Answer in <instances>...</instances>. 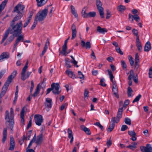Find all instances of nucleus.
I'll return each mask as SVG.
<instances>
[{"label": "nucleus", "mask_w": 152, "mask_h": 152, "mask_svg": "<svg viewBox=\"0 0 152 152\" xmlns=\"http://www.w3.org/2000/svg\"><path fill=\"white\" fill-rule=\"evenodd\" d=\"M97 31L104 34L107 32V30L105 28H102L100 26H98L97 28Z\"/></svg>", "instance_id": "nucleus-23"}, {"label": "nucleus", "mask_w": 152, "mask_h": 152, "mask_svg": "<svg viewBox=\"0 0 152 152\" xmlns=\"http://www.w3.org/2000/svg\"><path fill=\"white\" fill-rule=\"evenodd\" d=\"M10 146L9 150L10 151H13L14 150L15 146V141L13 137H11L10 141Z\"/></svg>", "instance_id": "nucleus-16"}, {"label": "nucleus", "mask_w": 152, "mask_h": 152, "mask_svg": "<svg viewBox=\"0 0 152 152\" xmlns=\"http://www.w3.org/2000/svg\"><path fill=\"white\" fill-rule=\"evenodd\" d=\"M137 46V48L138 50L140 51H141L142 49V48L141 44V42L140 40V39H138L136 40Z\"/></svg>", "instance_id": "nucleus-31"}, {"label": "nucleus", "mask_w": 152, "mask_h": 152, "mask_svg": "<svg viewBox=\"0 0 152 152\" xmlns=\"http://www.w3.org/2000/svg\"><path fill=\"white\" fill-rule=\"evenodd\" d=\"M124 122L126 124L128 125H130L131 123V120L128 118H126L124 119Z\"/></svg>", "instance_id": "nucleus-44"}, {"label": "nucleus", "mask_w": 152, "mask_h": 152, "mask_svg": "<svg viewBox=\"0 0 152 152\" xmlns=\"http://www.w3.org/2000/svg\"><path fill=\"white\" fill-rule=\"evenodd\" d=\"M23 16L22 14L19 15L18 13L11 23L10 27H12L11 31L14 35H20L22 33L23 23L22 21H20L15 25V22L20 19Z\"/></svg>", "instance_id": "nucleus-1"}, {"label": "nucleus", "mask_w": 152, "mask_h": 152, "mask_svg": "<svg viewBox=\"0 0 152 152\" xmlns=\"http://www.w3.org/2000/svg\"><path fill=\"white\" fill-rule=\"evenodd\" d=\"M35 138H36V134L34 135L32 139L30 141L28 145L27 149L30 148L31 146L32 145L33 142L35 141Z\"/></svg>", "instance_id": "nucleus-43"}, {"label": "nucleus", "mask_w": 152, "mask_h": 152, "mask_svg": "<svg viewBox=\"0 0 152 152\" xmlns=\"http://www.w3.org/2000/svg\"><path fill=\"white\" fill-rule=\"evenodd\" d=\"M137 144V143L134 142L133 143V145H129L126 147V148H129L131 150H134V149L137 148L136 145Z\"/></svg>", "instance_id": "nucleus-36"}, {"label": "nucleus", "mask_w": 152, "mask_h": 152, "mask_svg": "<svg viewBox=\"0 0 152 152\" xmlns=\"http://www.w3.org/2000/svg\"><path fill=\"white\" fill-rule=\"evenodd\" d=\"M65 65L67 68H70L71 66L70 65V62L68 58H66L65 60Z\"/></svg>", "instance_id": "nucleus-35"}, {"label": "nucleus", "mask_w": 152, "mask_h": 152, "mask_svg": "<svg viewBox=\"0 0 152 152\" xmlns=\"http://www.w3.org/2000/svg\"><path fill=\"white\" fill-rule=\"evenodd\" d=\"M17 39L18 40V41H19L20 42H23V37L22 35H19L17 37Z\"/></svg>", "instance_id": "nucleus-56"}, {"label": "nucleus", "mask_w": 152, "mask_h": 152, "mask_svg": "<svg viewBox=\"0 0 152 152\" xmlns=\"http://www.w3.org/2000/svg\"><path fill=\"white\" fill-rule=\"evenodd\" d=\"M140 149L142 152H152V147L150 144H147L145 147H141Z\"/></svg>", "instance_id": "nucleus-10"}, {"label": "nucleus", "mask_w": 152, "mask_h": 152, "mask_svg": "<svg viewBox=\"0 0 152 152\" xmlns=\"http://www.w3.org/2000/svg\"><path fill=\"white\" fill-rule=\"evenodd\" d=\"M134 19L136 21H137L140 20V18L138 15H135L134 16Z\"/></svg>", "instance_id": "nucleus-64"}, {"label": "nucleus", "mask_w": 152, "mask_h": 152, "mask_svg": "<svg viewBox=\"0 0 152 152\" xmlns=\"http://www.w3.org/2000/svg\"><path fill=\"white\" fill-rule=\"evenodd\" d=\"M71 9V12L77 18L78 17V15L77 13V12L74 7L72 5L70 6Z\"/></svg>", "instance_id": "nucleus-32"}, {"label": "nucleus", "mask_w": 152, "mask_h": 152, "mask_svg": "<svg viewBox=\"0 0 152 152\" xmlns=\"http://www.w3.org/2000/svg\"><path fill=\"white\" fill-rule=\"evenodd\" d=\"M25 7L24 6L20 4H18L14 8L13 10L14 12L17 13L19 15H23V10Z\"/></svg>", "instance_id": "nucleus-7"}, {"label": "nucleus", "mask_w": 152, "mask_h": 152, "mask_svg": "<svg viewBox=\"0 0 152 152\" xmlns=\"http://www.w3.org/2000/svg\"><path fill=\"white\" fill-rule=\"evenodd\" d=\"M6 72V70H2L0 72V79L2 78L3 75Z\"/></svg>", "instance_id": "nucleus-63"}, {"label": "nucleus", "mask_w": 152, "mask_h": 152, "mask_svg": "<svg viewBox=\"0 0 152 152\" xmlns=\"http://www.w3.org/2000/svg\"><path fill=\"white\" fill-rule=\"evenodd\" d=\"M30 20L27 19V20L25 21V23L24 24L23 26V27L24 28L26 27L28 24L30 22Z\"/></svg>", "instance_id": "nucleus-61"}, {"label": "nucleus", "mask_w": 152, "mask_h": 152, "mask_svg": "<svg viewBox=\"0 0 152 152\" xmlns=\"http://www.w3.org/2000/svg\"><path fill=\"white\" fill-rule=\"evenodd\" d=\"M81 129L84 131L88 135H90L91 132L90 129L85 127L84 125H82L81 126Z\"/></svg>", "instance_id": "nucleus-26"}, {"label": "nucleus", "mask_w": 152, "mask_h": 152, "mask_svg": "<svg viewBox=\"0 0 152 152\" xmlns=\"http://www.w3.org/2000/svg\"><path fill=\"white\" fill-rule=\"evenodd\" d=\"M148 77L150 78H152V66L149 68L148 72Z\"/></svg>", "instance_id": "nucleus-58"}, {"label": "nucleus", "mask_w": 152, "mask_h": 152, "mask_svg": "<svg viewBox=\"0 0 152 152\" xmlns=\"http://www.w3.org/2000/svg\"><path fill=\"white\" fill-rule=\"evenodd\" d=\"M24 108H23L22 109L20 113L21 121V123H22L23 124H24Z\"/></svg>", "instance_id": "nucleus-30"}, {"label": "nucleus", "mask_w": 152, "mask_h": 152, "mask_svg": "<svg viewBox=\"0 0 152 152\" xmlns=\"http://www.w3.org/2000/svg\"><path fill=\"white\" fill-rule=\"evenodd\" d=\"M128 133L129 135L132 137L131 139L133 141H135L136 140L137 138L136 137V134L134 131H128Z\"/></svg>", "instance_id": "nucleus-18"}, {"label": "nucleus", "mask_w": 152, "mask_h": 152, "mask_svg": "<svg viewBox=\"0 0 152 152\" xmlns=\"http://www.w3.org/2000/svg\"><path fill=\"white\" fill-rule=\"evenodd\" d=\"M151 48V43L149 42L148 41L145 45L144 50L145 51L147 52L149 51Z\"/></svg>", "instance_id": "nucleus-28"}, {"label": "nucleus", "mask_w": 152, "mask_h": 152, "mask_svg": "<svg viewBox=\"0 0 152 152\" xmlns=\"http://www.w3.org/2000/svg\"><path fill=\"white\" fill-rule=\"evenodd\" d=\"M141 97V95L139 94L134 99V100L132 101V103H134L135 102H138L140 99V98Z\"/></svg>", "instance_id": "nucleus-42"}, {"label": "nucleus", "mask_w": 152, "mask_h": 152, "mask_svg": "<svg viewBox=\"0 0 152 152\" xmlns=\"http://www.w3.org/2000/svg\"><path fill=\"white\" fill-rule=\"evenodd\" d=\"M48 0H36L38 7H41L45 4Z\"/></svg>", "instance_id": "nucleus-29"}, {"label": "nucleus", "mask_w": 152, "mask_h": 152, "mask_svg": "<svg viewBox=\"0 0 152 152\" xmlns=\"http://www.w3.org/2000/svg\"><path fill=\"white\" fill-rule=\"evenodd\" d=\"M14 116L13 109L12 107L10 108V113L8 110L6 111L5 119L6 120V122L9 123V127L12 131H13L14 124Z\"/></svg>", "instance_id": "nucleus-2"}, {"label": "nucleus", "mask_w": 152, "mask_h": 152, "mask_svg": "<svg viewBox=\"0 0 152 152\" xmlns=\"http://www.w3.org/2000/svg\"><path fill=\"white\" fill-rule=\"evenodd\" d=\"M128 128L127 126L126 125H122L121 129V130L122 131H124L127 129Z\"/></svg>", "instance_id": "nucleus-60"}, {"label": "nucleus", "mask_w": 152, "mask_h": 152, "mask_svg": "<svg viewBox=\"0 0 152 152\" xmlns=\"http://www.w3.org/2000/svg\"><path fill=\"white\" fill-rule=\"evenodd\" d=\"M67 132L68 134V138L71 139L70 142V143L71 144H72L73 143L74 140V137L72 134V131L71 130H70L69 128H68V129Z\"/></svg>", "instance_id": "nucleus-21"}, {"label": "nucleus", "mask_w": 152, "mask_h": 152, "mask_svg": "<svg viewBox=\"0 0 152 152\" xmlns=\"http://www.w3.org/2000/svg\"><path fill=\"white\" fill-rule=\"evenodd\" d=\"M80 44L83 47H85L86 49H89L91 47V44L89 42H87L85 43V42L83 40H82Z\"/></svg>", "instance_id": "nucleus-19"}, {"label": "nucleus", "mask_w": 152, "mask_h": 152, "mask_svg": "<svg viewBox=\"0 0 152 152\" xmlns=\"http://www.w3.org/2000/svg\"><path fill=\"white\" fill-rule=\"evenodd\" d=\"M33 15V12L31 11L29 12L28 13V18H27V20H31L32 18V17Z\"/></svg>", "instance_id": "nucleus-54"}, {"label": "nucleus", "mask_w": 152, "mask_h": 152, "mask_svg": "<svg viewBox=\"0 0 152 152\" xmlns=\"http://www.w3.org/2000/svg\"><path fill=\"white\" fill-rule=\"evenodd\" d=\"M78 77L80 79H83L84 78V75L80 71L78 72Z\"/></svg>", "instance_id": "nucleus-48"}, {"label": "nucleus", "mask_w": 152, "mask_h": 152, "mask_svg": "<svg viewBox=\"0 0 152 152\" xmlns=\"http://www.w3.org/2000/svg\"><path fill=\"white\" fill-rule=\"evenodd\" d=\"M52 92L54 94H58L61 92V90L60 89V85L58 83H53L51 85Z\"/></svg>", "instance_id": "nucleus-6"}, {"label": "nucleus", "mask_w": 152, "mask_h": 152, "mask_svg": "<svg viewBox=\"0 0 152 152\" xmlns=\"http://www.w3.org/2000/svg\"><path fill=\"white\" fill-rule=\"evenodd\" d=\"M84 8L82 12V15L83 18H88V15H86L88 14V13H86V12L85 11H84Z\"/></svg>", "instance_id": "nucleus-55"}, {"label": "nucleus", "mask_w": 152, "mask_h": 152, "mask_svg": "<svg viewBox=\"0 0 152 152\" xmlns=\"http://www.w3.org/2000/svg\"><path fill=\"white\" fill-rule=\"evenodd\" d=\"M10 57V54L7 52H4L0 56V62L4 59H7Z\"/></svg>", "instance_id": "nucleus-14"}, {"label": "nucleus", "mask_w": 152, "mask_h": 152, "mask_svg": "<svg viewBox=\"0 0 152 152\" xmlns=\"http://www.w3.org/2000/svg\"><path fill=\"white\" fill-rule=\"evenodd\" d=\"M135 76H134V73L133 70H132L130 71V74L128 77V79L129 80H132V78H134V77Z\"/></svg>", "instance_id": "nucleus-38"}, {"label": "nucleus", "mask_w": 152, "mask_h": 152, "mask_svg": "<svg viewBox=\"0 0 152 152\" xmlns=\"http://www.w3.org/2000/svg\"><path fill=\"white\" fill-rule=\"evenodd\" d=\"M43 140V134H41L37 137L36 139L35 140V142L37 144H40Z\"/></svg>", "instance_id": "nucleus-17"}, {"label": "nucleus", "mask_w": 152, "mask_h": 152, "mask_svg": "<svg viewBox=\"0 0 152 152\" xmlns=\"http://www.w3.org/2000/svg\"><path fill=\"white\" fill-rule=\"evenodd\" d=\"M133 92V91L130 87H129L127 88V94L128 96L129 97L132 96V93Z\"/></svg>", "instance_id": "nucleus-37"}, {"label": "nucleus", "mask_w": 152, "mask_h": 152, "mask_svg": "<svg viewBox=\"0 0 152 152\" xmlns=\"http://www.w3.org/2000/svg\"><path fill=\"white\" fill-rule=\"evenodd\" d=\"M7 129L4 128L3 132V138L2 139V142L4 143L5 142L7 139Z\"/></svg>", "instance_id": "nucleus-24"}, {"label": "nucleus", "mask_w": 152, "mask_h": 152, "mask_svg": "<svg viewBox=\"0 0 152 152\" xmlns=\"http://www.w3.org/2000/svg\"><path fill=\"white\" fill-rule=\"evenodd\" d=\"M71 29L72 30V36L71 39H74L76 37L77 34V31L76 29V26L74 24H73L71 27Z\"/></svg>", "instance_id": "nucleus-15"}, {"label": "nucleus", "mask_w": 152, "mask_h": 152, "mask_svg": "<svg viewBox=\"0 0 152 152\" xmlns=\"http://www.w3.org/2000/svg\"><path fill=\"white\" fill-rule=\"evenodd\" d=\"M139 62L140 60L139 59V56L138 53H136L135 55V63H139Z\"/></svg>", "instance_id": "nucleus-45"}, {"label": "nucleus", "mask_w": 152, "mask_h": 152, "mask_svg": "<svg viewBox=\"0 0 152 152\" xmlns=\"http://www.w3.org/2000/svg\"><path fill=\"white\" fill-rule=\"evenodd\" d=\"M123 108L122 107L121 108H119L118 110V111L117 113L116 118H115L116 122L118 123L120 121V119L121 118L122 115V114L123 112Z\"/></svg>", "instance_id": "nucleus-12"}, {"label": "nucleus", "mask_w": 152, "mask_h": 152, "mask_svg": "<svg viewBox=\"0 0 152 152\" xmlns=\"http://www.w3.org/2000/svg\"><path fill=\"white\" fill-rule=\"evenodd\" d=\"M37 21L36 20L34 19L33 24L31 28V30H33L35 28L37 24Z\"/></svg>", "instance_id": "nucleus-49"}, {"label": "nucleus", "mask_w": 152, "mask_h": 152, "mask_svg": "<svg viewBox=\"0 0 152 152\" xmlns=\"http://www.w3.org/2000/svg\"><path fill=\"white\" fill-rule=\"evenodd\" d=\"M112 91L113 93V94L115 95V96L118 97V96L117 95V93L118 92V88H113Z\"/></svg>", "instance_id": "nucleus-47"}, {"label": "nucleus", "mask_w": 152, "mask_h": 152, "mask_svg": "<svg viewBox=\"0 0 152 152\" xmlns=\"http://www.w3.org/2000/svg\"><path fill=\"white\" fill-rule=\"evenodd\" d=\"M106 144L107 147H110L112 144V141L111 140V137L110 138L109 140H107L106 142Z\"/></svg>", "instance_id": "nucleus-57"}, {"label": "nucleus", "mask_w": 152, "mask_h": 152, "mask_svg": "<svg viewBox=\"0 0 152 152\" xmlns=\"http://www.w3.org/2000/svg\"><path fill=\"white\" fill-rule=\"evenodd\" d=\"M67 48V45L64 44L62 46V50L60 52V53L63 55L66 56L69 53V52H67L66 51Z\"/></svg>", "instance_id": "nucleus-20"}, {"label": "nucleus", "mask_w": 152, "mask_h": 152, "mask_svg": "<svg viewBox=\"0 0 152 152\" xmlns=\"http://www.w3.org/2000/svg\"><path fill=\"white\" fill-rule=\"evenodd\" d=\"M121 64L122 66L124 69H126V65L125 62L124 60H121Z\"/></svg>", "instance_id": "nucleus-50"}, {"label": "nucleus", "mask_w": 152, "mask_h": 152, "mask_svg": "<svg viewBox=\"0 0 152 152\" xmlns=\"http://www.w3.org/2000/svg\"><path fill=\"white\" fill-rule=\"evenodd\" d=\"M111 16V12L108 10L107 11V15L106 16V19H108L110 18Z\"/></svg>", "instance_id": "nucleus-62"}, {"label": "nucleus", "mask_w": 152, "mask_h": 152, "mask_svg": "<svg viewBox=\"0 0 152 152\" xmlns=\"http://www.w3.org/2000/svg\"><path fill=\"white\" fill-rule=\"evenodd\" d=\"M129 59L130 64L131 66H133L134 63L133 58L131 56H129Z\"/></svg>", "instance_id": "nucleus-51"}, {"label": "nucleus", "mask_w": 152, "mask_h": 152, "mask_svg": "<svg viewBox=\"0 0 152 152\" xmlns=\"http://www.w3.org/2000/svg\"><path fill=\"white\" fill-rule=\"evenodd\" d=\"M70 57L72 59V63L74 65H77L76 66L77 67H78V66L77 65V62L75 60L74 58L73 57V56H70Z\"/></svg>", "instance_id": "nucleus-52"}, {"label": "nucleus", "mask_w": 152, "mask_h": 152, "mask_svg": "<svg viewBox=\"0 0 152 152\" xmlns=\"http://www.w3.org/2000/svg\"><path fill=\"white\" fill-rule=\"evenodd\" d=\"M17 72L16 70L14 71L11 74V75H10L7 80V81H9V83H11L12 80V79L13 78H14L16 76L17 74Z\"/></svg>", "instance_id": "nucleus-22"}, {"label": "nucleus", "mask_w": 152, "mask_h": 152, "mask_svg": "<svg viewBox=\"0 0 152 152\" xmlns=\"http://www.w3.org/2000/svg\"><path fill=\"white\" fill-rule=\"evenodd\" d=\"M132 32L133 34L136 37V40L139 39V36L138 35V31L135 29H133L132 30Z\"/></svg>", "instance_id": "nucleus-39"}, {"label": "nucleus", "mask_w": 152, "mask_h": 152, "mask_svg": "<svg viewBox=\"0 0 152 152\" xmlns=\"http://www.w3.org/2000/svg\"><path fill=\"white\" fill-rule=\"evenodd\" d=\"M115 122H116L115 120V117H112L111 118V123L110 124L109 127L107 129V132H111L115 126Z\"/></svg>", "instance_id": "nucleus-11"}, {"label": "nucleus", "mask_w": 152, "mask_h": 152, "mask_svg": "<svg viewBox=\"0 0 152 152\" xmlns=\"http://www.w3.org/2000/svg\"><path fill=\"white\" fill-rule=\"evenodd\" d=\"M66 72L68 76L74 79L76 78L75 75L73 72L69 70H67L66 71Z\"/></svg>", "instance_id": "nucleus-25"}, {"label": "nucleus", "mask_w": 152, "mask_h": 152, "mask_svg": "<svg viewBox=\"0 0 152 152\" xmlns=\"http://www.w3.org/2000/svg\"><path fill=\"white\" fill-rule=\"evenodd\" d=\"M45 104L46 108H48L49 109H50L52 105V101L51 99L50 98H46Z\"/></svg>", "instance_id": "nucleus-13"}, {"label": "nucleus", "mask_w": 152, "mask_h": 152, "mask_svg": "<svg viewBox=\"0 0 152 152\" xmlns=\"http://www.w3.org/2000/svg\"><path fill=\"white\" fill-rule=\"evenodd\" d=\"M48 13V8L39 11L35 16V19L39 22L43 21L46 18Z\"/></svg>", "instance_id": "nucleus-3"}, {"label": "nucleus", "mask_w": 152, "mask_h": 152, "mask_svg": "<svg viewBox=\"0 0 152 152\" xmlns=\"http://www.w3.org/2000/svg\"><path fill=\"white\" fill-rule=\"evenodd\" d=\"M102 4L100 0H96V5L101 17L102 18H104V9L102 7Z\"/></svg>", "instance_id": "nucleus-5"}, {"label": "nucleus", "mask_w": 152, "mask_h": 152, "mask_svg": "<svg viewBox=\"0 0 152 152\" xmlns=\"http://www.w3.org/2000/svg\"><path fill=\"white\" fill-rule=\"evenodd\" d=\"M94 124V125L98 126L103 131L104 130V128L103 126L99 122H96Z\"/></svg>", "instance_id": "nucleus-46"}, {"label": "nucleus", "mask_w": 152, "mask_h": 152, "mask_svg": "<svg viewBox=\"0 0 152 152\" xmlns=\"http://www.w3.org/2000/svg\"><path fill=\"white\" fill-rule=\"evenodd\" d=\"M115 49L117 52L119 53L120 55H123V52L121 50L120 48L119 47L116 48Z\"/></svg>", "instance_id": "nucleus-59"}, {"label": "nucleus", "mask_w": 152, "mask_h": 152, "mask_svg": "<svg viewBox=\"0 0 152 152\" xmlns=\"http://www.w3.org/2000/svg\"><path fill=\"white\" fill-rule=\"evenodd\" d=\"M40 91V89L37 86L35 90V91L33 94V96L34 97L37 96L38 94H39Z\"/></svg>", "instance_id": "nucleus-41"}, {"label": "nucleus", "mask_w": 152, "mask_h": 152, "mask_svg": "<svg viewBox=\"0 0 152 152\" xmlns=\"http://www.w3.org/2000/svg\"><path fill=\"white\" fill-rule=\"evenodd\" d=\"M10 31L11 34H12V35L10 36L8 39H7L10 42H11L14 40L15 38V36H17L19 35H14V34L12 33V32L11 31V29L10 28H9L5 32L4 35L1 40V43L2 44L5 40V39L7 38L8 35L9 34V32Z\"/></svg>", "instance_id": "nucleus-4"}, {"label": "nucleus", "mask_w": 152, "mask_h": 152, "mask_svg": "<svg viewBox=\"0 0 152 152\" xmlns=\"http://www.w3.org/2000/svg\"><path fill=\"white\" fill-rule=\"evenodd\" d=\"M108 74L110 76V80L113 83L114 82L113 80V79L114 78V77L113 74L112 72V71L109 69H108L107 70Z\"/></svg>", "instance_id": "nucleus-34"}, {"label": "nucleus", "mask_w": 152, "mask_h": 152, "mask_svg": "<svg viewBox=\"0 0 152 152\" xmlns=\"http://www.w3.org/2000/svg\"><path fill=\"white\" fill-rule=\"evenodd\" d=\"M10 83H9V81H7V80L3 86L1 91L6 92Z\"/></svg>", "instance_id": "nucleus-27"}, {"label": "nucleus", "mask_w": 152, "mask_h": 152, "mask_svg": "<svg viewBox=\"0 0 152 152\" xmlns=\"http://www.w3.org/2000/svg\"><path fill=\"white\" fill-rule=\"evenodd\" d=\"M126 9V8L125 7L122 5H119L117 8V10L118 12H124Z\"/></svg>", "instance_id": "nucleus-33"}, {"label": "nucleus", "mask_w": 152, "mask_h": 152, "mask_svg": "<svg viewBox=\"0 0 152 152\" xmlns=\"http://www.w3.org/2000/svg\"><path fill=\"white\" fill-rule=\"evenodd\" d=\"M104 78H102L100 80V85L102 86H105L106 84L104 83Z\"/></svg>", "instance_id": "nucleus-53"}, {"label": "nucleus", "mask_w": 152, "mask_h": 152, "mask_svg": "<svg viewBox=\"0 0 152 152\" xmlns=\"http://www.w3.org/2000/svg\"><path fill=\"white\" fill-rule=\"evenodd\" d=\"M87 15H88V18L94 17L96 15V13L95 12H90Z\"/></svg>", "instance_id": "nucleus-40"}, {"label": "nucleus", "mask_w": 152, "mask_h": 152, "mask_svg": "<svg viewBox=\"0 0 152 152\" xmlns=\"http://www.w3.org/2000/svg\"><path fill=\"white\" fill-rule=\"evenodd\" d=\"M27 70L24 71L22 69L21 72V79L23 80H25L26 79L28 78L31 75L32 73L31 72L28 71L27 72L26 74H25Z\"/></svg>", "instance_id": "nucleus-9"}, {"label": "nucleus", "mask_w": 152, "mask_h": 152, "mask_svg": "<svg viewBox=\"0 0 152 152\" xmlns=\"http://www.w3.org/2000/svg\"><path fill=\"white\" fill-rule=\"evenodd\" d=\"M34 119L36 124L38 126H41L43 122L42 116L40 115H35L34 116Z\"/></svg>", "instance_id": "nucleus-8"}]
</instances>
